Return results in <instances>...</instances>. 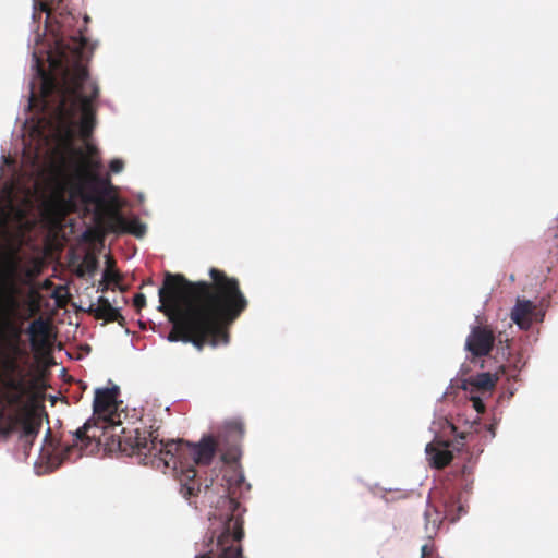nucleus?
<instances>
[{
	"label": "nucleus",
	"instance_id": "1",
	"mask_svg": "<svg viewBox=\"0 0 558 558\" xmlns=\"http://www.w3.org/2000/svg\"><path fill=\"white\" fill-rule=\"evenodd\" d=\"M70 0H35L33 17L45 14L46 28L54 20L60 38L56 53L49 54L50 72L37 60L40 76V96L45 107L56 98L54 114L63 129L64 137L71 141L78 126L80 135L87 141L96 125L93 101L98 97V86L90 81L85 62L93 52L89 39L83 29L71 33L75 16L69 10Z\"/></svg>",
	"mask_w": 558,
	"mask_h": 558
},
{
	"label": "nucleus",
	"instance_id": "2",
	"mask_svg": "<svg viewBox=\"0 0 558 558\" xmlns=\"http://www.w3.org/2000/svg\"><path fill=\"white\" fill-rule=\"evenodd\" d=\"M209 277L210 281H190L181 274H166L158 310L173 324L170 342L192 343L198 350L229 342L228 329L246 311L248 300L238 278L215 267Z\"/></svg>",
	"mask_w": 558,
	"mask_h": 558
},
{
	"label": "nucleus",
	"instance_id": "3",
	"mask_svg": "<svg viewBox=\"0 0 558 558\" xmlns=\"http://www.w3.org/2000/svg\"><path fill=\"white\" fill-rule=\"evenodd\" d=\"M208 519V533L202 543L196 544L199 554L194 558H244L241 545L243 518L234 489L228 488V494L218 498Z\"/></svg>",
	"mask_w": 558,
	"mask_h": 558
},
{
	"label": "nucleus",
	"instance_id": "4",
	"mask_svg": "<svg viewBox=\"0 0 558 558\" xmlns=\"http://www.w3.org/2000/svg\"><path fill=\"white\" fill-rule=\"evenodd\" d=\"M16 270L17 262L8 257L0 279V347L3 349L1 367L4 377L24 375L17 362L22 353L19 345L22 330L14 320L21 306L19 289L14 282Z\"/></svg>",
	"mask_w": 558,
	"mask_h": 558
},
{
	"label": "nucleus",
	"instance_id": "5",
	"mask_svg": "<svg viewBox=\"0 0 558 558\" xmlns=\"http://www.w3.org/2000/svg\"><path fill=\"white\" fill-rule=\"evenodd\" d=\"M90 440L104 445L109 451L118 450L128 456L136 454L143 458L145 464L161 469L163 459L172 460V451L177 445L158 440L155 432L140 430L138 428H121L120 434L113 428L93 430Z\"/></svg>",
	"mask_w": 558,
	"mask_h": 558
},
{
	"label": "nucleus",
	"instance_id": "6",
	"mask_svg": "<svg viewBox=\"0 0 558 558\" xmlns=\"http://www.w3.org/2000/svg\"><path fill=\"white\" fill-rule=\"evenodd\" d=\"M167 444L177 445L172 451V460L163 459L162 470L171 469L181 484L180 493L186 499L196 496L201 492V484L196 480L195 465H209L219 451L216 439L206 436L198 444H190L183 440H170Z\"/></svg>",
	"mask_w": 558,
	"mask_h": 558
},
{
	"label": "nucleus",
	"instance_id": "7",
	"mask_svg": "<svg viewBox=\"0 0 558 558\" xmlns=\"http://www.w3.org/2000/svg\"><path fill=\"white\" fill-rule=\"evenodd\" d=\"M118 387L96 389L93 416L72 434L73 444L66 445L61 451L62 460L69 459L70 452L80 444L87 446L90 442V434L93 430H97V427L105 430L106 428L117 429L121 426L120 414L118 413Z\"/></svg>",
	"mask_w": 558,
	"mask_h": 558
},
{
	"label": "nucleus",
	"instance_id": "8",
	"mask_svg": "<svg viewBox=\"0 0 558 558\" xmlns=\"http://www.w3.org/2000/svg\"><path fill=\"white\" fill-rule=\"evenodd\" d=\"M98 185L101 187L110 186V179L102 178L86 169H77L72 177H66L59 184V191L54 195V201L64 209H73L75 202L80 199L84 204L97 202L94 191H88Z\"/></svg>",
	"mask_w": 558,
	"mask_h": 558
},
{
	"label": "nucleus",
	"instance_id": "9",
	"mask_svg": "<svg viewBox=\"0 0 558 558\" xmlns=\"http://www.w3.org/2000/svg\"><path fill=\"white\" fill-rule=\"evenodd\" d=\"M464 513L461 493L451 486L436 487L424 512L426 530L436 531L444 520L454 523Z\"/></svg>",
	"mask_w": 558,
	"mask_h": 558
},
{
	"label": "nucleus",
	"instance_id": "10",
	"mask_svg": "<svg viewBox=\"0 0 558 558\" xmlns=\"http://www.w3.org/2000/svg\"><path fill=\"white\" fill-rule=\"evenodd\" d=\"M96 221L111 233H129L136 238H142L146 233V226L137 217L126 219L117 207H108L96 213Z\"/></svg>",
	"mask_w": 558,
	"mask_h": 558
},
{
	"label": "nucleus",
	"instance_id": "11",
	"mask_svg": "<svg viewBox=\"0 0 558 558\" xmlns=\"http://www.w3.org/2000/svg\"><path fill=\"white\" fill-rule=\"evenodd\" d=\"M244 435V427L241 422H228L219 433L216 442L226 463L236 462L241 457V442Z\"/></svg>",
	"mask_w": 558,
	"mask_h": 558
},
{
	"label": "nucleus",
	"instance_id": "12",
	"mask_svg": "<svg viewBox=\"0 0 558 558\" xmlns=\"http://www.w3.org/2000/svg\"><path fill=\"white\" fill-rule=\"evenodd\" d=\"M496 341L495 333L490 326L481 325L471 329L465 340V350L473 357H483L490 354Z\"/></svg>",
	"mask_w": 558,
	"mask_h": 558
},
{
	"label": "nucleus",
	"instance_id": "13",
	"mask_svg": "<svg viewBox=\"0 0 558 558\" xmlns=\"http://www.w3.org/2000/svg\"><path fill=\"white\" fill-rule=\"evenodd\" d=\"M96 319H102L108 323L118 322L120 325L124 322L118 308L113 307L110 301L105 296H99L97 303H92L87 311Z\"/></svg>",
	"mask_w": 558,
	"mask_h": 558
},
{
	"label": "nucleus",
	"instance_id": "14",
	"mask_svg": "<svg viewBox=\"0 0 558 558\" xmlns=\"http://www.w3.org/2000/svg\"><path fill=\"white\" fill-rule=\"evenodd\" d=\"M534 311L535 305L531 301L518 299L510 317L521 329H527L532 324Z\"/></svg>",
	"mask_w": 558,
	"mask_h": 558
},
{
	"label": "nucleus",
	"instance_id": "15",
	"mask_svg": "<svg viewBox=\"0 0 558 558\" xmlns=\"http://www.w3.org/2000/svg\"><path fill=\"white\" fill-rule=\"evenodd\" d=\"M499 377L497 374H492L489 372L480 373L475 376H471L464 381L463 388L466 390L471 387V391H490L495 388Z\"/></svg>",
	"mask_w": 558,
	"mask_h": 558
},
{
	"label": "nucleus",
	"instance_id": "16",
	"mask_svg": "<svg viewBox=\"0 0 558 558\" xmlns=\"http://www.w3.org/2000/svg\"><path fill=\"white\" fill-rule=\"evenodd\" d=\"M426 453L429 459L430 465L436 469H444L453 459L451 451L447 449H440L433 444L426 446Z\"/></svg>",
	"mask_w": 558,
	"mask_h": 558
},
{
	"label": "nucleus",
	"instance_id": "17",
	"mask_svg": "<svg viewBox=\"0 0 558 558\" xmlns=\"http://www.w3.org/2000/svg\"><path fill=\"white\" fill-rule=\"evenodd\" d=\"M21 427H22V435H21L22 439L26 444L31 445L39 432L40 422L37 421L33 414L28 413L21 420Z\"/></svg>",
	"mask_w": 558,
	"mask_h": 558
},
{
	"label": "nucleus",
	"instance_id": "18",
	"mask_svg": "<svg viewBox=\"0 0 558 558\" xmlns=\"http://www.w3.org/2000/svg\"><path fill=\"white\" fill-rule=\"evenodd\" d=\"M28 333L31 336L32 344H37V338L45 340L49 335V324L43 318L33 320L28 327Z\"/></svg>",
	"mask_w": 558,
	"mask_h": 558
},
{
	"label": "nucleus",
	"instance_id": "19",
	"mask_svg": "<svg viewBox=\"0 0 558 558\" xmlns=\"http://www.w3.org/2000/svg\"><path fill=\"white\" fill-rule=\"evenodd\" d=\"M2 385H3L4 389L7 390V392L26 390L24 375L7 376L3 378Z\"/></svg>",
	"mask_w": 558,
	"mask_h": 558
},
{
	"label": "nucleus",
	"instance_id": "20",
	"mask_svg": "<svg viewBox=\"0 0 558 558\" xmlns=\"http://www.w3.org/2000/svg\"><path fill=\"white\" fill-rule=\"evenodd\" d=\"M101 167V162L96 157H83L82 165L78 169H86L88 171H92L93 173H96L97 170H99Z\"/></svg>",
	"mask_w": 558,
	"mask_h": 558
},
{
	"label": "nucleus",
	"instance_id": "21",
	"mask_svg": "<svg viewBox=\"0 0 558 558\" xmlns=\"http://www.w3.org/2000/svg\"><path fill=\"white\" fill-rule=\"evenodd\" d=\"M26 390L5 392L4 398L9 405H20L23 402V398L26 395Z\"/></svg>",
	"mask_w": 558,
	"mask_h": 558
},
{
	"label": "nucleus",
	"instance_id": "22",
	"mask_svg": "<svg viewBox=\"0 0 558 558\" xmlns=\"http://www.w3.org/2000/svg\"><path fill=\"white\" fill-rule=\"evenodd\" d=\"M104 281L107 283H114L118 284L121 280V276L118 271L110 269L109 267L104 271L102 275Z\"/></svg>",
	"mask_w": 558,
	"mask_h": 558
},
{
	"label": "nucleus",
	"instance_id": "23",
	"mask_svg": "<svg viewBox=\"0 0 558 558\" xmlns=\"http://www.w3.org/2000/svg\"><path fill=\"white\" fill-rule=\"evenodd\" d=\"M133 305L137 311H141L143 307L146 306V298L143 293L135 294L133 299Z\"/></svg>",
	"mask_w": 558,
	"mask_h": 558
},
{
	"label": "nucleus",
	"instance_id": "24",
	"mask_svg": "<svg viewBox=\"0 0 558 558\" xmlns=\"http://www.w3.org/2000/svg\"><path fill=\"white\" fill-rule=\"evenodd\" d=\"M124 162L121 159H113L109 163V169L113 173H119L123 170Z\"/></svg>",
	"mask_w": 558,
	"mask_h": 558
},
{
	"label": "nucleus",
	"instance_id": "25",
	"mask_svg": "<svg viewBox=\"0 0 558 558\" xmlns=\"http://www.w3.org/2000/svg\"><path fill=\"white\" fill-rule=\"evenodd\" d=\"M471 401H472L473 408L476 410V412H478V413L485 412V404L480 397L472 396Z\"/></svg>",
	"mask_w": 558,
	"mask_h": 558
},
{
	"label": "nucleus",
	"instance_id": "26",
	"mask_svg": "<svg viewBox=\"0 0 558 558\" xmlns=\"http://www.w3.org/2000/svg\"><path fill=\"white\" fill-rule=\"evenodd\" d=\"M87 156L86 157H96L98 155V149L93 144H86ZM77 154L83 158L85 157L82 150H78Z\"/></svg>",
	"mask_w": 558,
	"mask_h": 558
},
{
	"label": "nucleus",
	"instance_id": "27",
	"mask_svg": "<svg viewBox=\"0 0 558 558\" xmlns=\"http://www.w3.org/2000/svg\"><path fill=\"white\" fill-rule=\"evenodd\" d=\"M434 549L432 546L423 545L421 548V558H433Z\"/></svg>",
	"mask_w": 558,
	"mask_h": 558
},
{
	"label": "nucleus",
	"instance_id": "28",
	"mask_svg": "<svg viewBox=\"0 0 558 558\" xmlns=\"http://www.w3.org/2000/svg\"><path fill=\"white\" fill-rule=\"evenodd\" d=\"M86 267L88 272L93 274L97 268V260L94 257L87 258Z\"/></svg>",
	"mask_w": 558,
	"mask_h": 558
},
{
	"label": "nucleus",
	"instance_id": "29",
	"mask_svg": "<svg viewBox=\"0 0 558 558\" xmlns=\"http://www.w3.org/2000/svg\"><path fill=\"white\" fill-rule=\"evenodd\" d=\"M232 481H234L236 484L240 485L242 483L243 478H242V476L234 473V474H232L231 477L227 478V483L230 484Z\"/></svg>",
	"mask_w": 558,
	"mask_h": 558
},
{
	"label": "nucleus",
	"instance_id": "30",
	"mask_svg": "<svg viewBox=\"0 0 558 558\" xmlns=\"http://www.w3.org/2000/svg\"><path fill=\"white\" fill-rule=\"evenodd\" d=\"M109 284L110 283H107L106 281H104V279L100 281L99 283V287H98V291L100 292H106L108 289H109Z\"/></svg>",
	"mask_w": 558,
	"mask_h": 558
},
{
	"label": "nucleus",
	"instance_id": "31",
	"mask_svg": "<svg viewBox=\"0 0 558 558\" xmlns=\"http://www.w3.org/2000/svg\"><path fill=\"white\" fill-rule=\"evenodd\" d=\"M0 433H2L4 436H8L11 433V428H0Z\"/></svg>",
	"mask_w": 558,
	"mask_h": 558
},
{
	"label": "nucleus",
	"instance_id": "32",
	"mask_svg": "<svg viewBox=\"0 0 558 558\" xmlns=\"http://www.w3.org/2000/svg\"><path fill=\"white\" fill-rule=\"evenodd\" d=\"M88 21H89V17L87 15H85L84 23L86 24V23H88Z\"/></svg>",
	"mask_w": 558,
	"mask_h": 558
}]
</instances>
